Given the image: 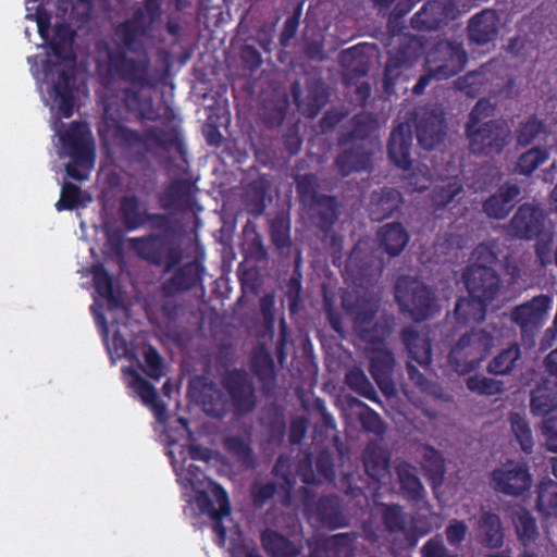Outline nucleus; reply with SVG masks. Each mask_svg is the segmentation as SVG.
<instances>
[{"label": "nucleus", "instance_id": "1", "mask_svg": "<svg viewBox=\"0 0 557 557\" xmlns=\"http://www.w3.org/2000/svg\"><path fill=\"white\" fill-rule=\"evenodd\" d=\"M90 274L96 293L107 300L113 314L112 324L115 330L112 345L116 358L124 361L121 367L122 380L128 394L139 399V321L132 318L131 308L123 302L103 263L92 264Z\"/></svg>", "mask_w": 557, "mask_h": 557}, {"label": "nucleus", "instance_id": "2", "mask_svg": "<svg viewBox=\"0 0 557 557\" xmlns=\"http://www.w3.org/2000/svg\"><path fill=\"white\" fill-rule=\"evenodd\" d=\"M342 306L352 318L355 332L366 343L364 351L370 361L369 371L372 377L385 396H394L396 387L392 374L396 362L392 349L384 342V337L389 334V329L374 322L377 301L351 290L343 294Z\"/></svg>", "mask_w": 557, "mask_h": 557}, {"label": "nucleus", "instance_id": "3", "mask_svg": "<svg viewBox=\"0 0 557 557\" xmlns=\"http://www.w3.org/2000/svg\"><path fill=\"white\" fill-rule=\"evenodd\" d=\"M139 120V89H124L104 104L103 121L98 127L101 145L107 149H129L139 144V133L122 122Z\"/></svg>", "mask_w": 557, "mask_h": 557}, {"label": "nucleus", "instance_id": "4", "mask_svg": "<svg viewBox=\"0 0 557 557\" xmlns=\"http://www.w3.org/2000/svg\"><path fill=\"white\" fill-rule=\"evenodd\" d=\"M493 108L487 100H480L472 109L466 126L469 148L472 153L493 157L499 154L511 139L509 126L498 120L483 122L492 114Z\"/></svg>", "mask_w": 557, "mask_h": 557}, {"label": "nucleus", "instance_id": "5", "mask_svg": "<svg viewBox=\"0 0 557 557\" xmlns=\"http://www.w3.org/2000/svg\"><path fill=\"white\" fill-rule=\"evenodd\" d=\"M423 41L409 34H397L388 40V60L385 65L383 86L387 94L395 92V85L403 73L422 55Z\"/></svg>", "mask_w": 557, "mask_h": 557}, {"label": "nucleus", "instance_id": "6", "mask_svg": "<svg viewBox=\"0 0 557 557\" xmlns=\"http://www.w3.org/2000/svg\"><path fill=\"white\" fill-rule=\"evenodd\" d=\"M494 346V336L484 329L465 333L449 352V363L458 373L474 370Z\"/></svg>", "mask_w": 557, "mask_h": 557}, {"label": "nucleus", "instance_id": "7", "mask_svg": "<svg viewBox=\"0 0 557 557\" xmlns=\"http://www.w3.org/2000/svg\"><path fill=\"white\" fill-rule=\"evenodd\" d=\"M468 55L461 42L440 40L426 53L425 64L432 66L437 81L447 79L461 72Z\"/></svg>", "mask_w": 557, "mask_h": 557}, {"label": "nucleus", "instance_id": "8", "mask_svg": "<svg viewBox=\"0 0 557 557\" xmlns=\"http://www.w3.org/2000/svg\"><path fill=\"white\" fill-rule=\"evenodd\" d=\"M399 306L416 321L425 319L432 306V293L428 286L409 276L400 277L395 286Z\"/></svg>", "mask_w": 557, "mask_h": 557}, {"label": "nucleus", "instance_id": "9", "mask_svg": "<svg viewBox=\"0 0 557 557\" xmlns=\"http://www.w3.org/2000/svg\"><path fill=\"white\" fill-rule=\"evenodd\" d=\"M532 485V478L527 466L508 461L494 469L490 474V486L497 493L517 497Z\"/></svg>", "mask_w": 557, "mask_h": 557}, {"label": "nucleus", "instance_id": "10", "mask_svg": "<svg viewBox=\"0 0 557 557\" xmlns=\"http://www.w3.org/2000/svg\"><path fill=\"white\" fill-rule=\"evenodd\" d=\"M545 221L546 214L540 206L523 203L506 224V236L511 239L531 240L542 234Z\"/></svg>", "mask_w": 557, "mask_h": 557}, {"label": "nucleus", "instance_id": "11", "mask_svg": "<svg viewBox=\"0 0 557 557\" xmlns=\"http://www.w3.org/2000/svg\"><path fill=\"white\" fill-rule=\"evenodd\" d=\"M55 78L52 81V96L57 102L58 113L69 119L73 115L75 106L76 66L74 61L54 65Z\"/></svg>", "mask_w": 557, "mask_h": 557}, {"label": "nucleus", "instance_id": "12", "mask_svg": "<svg viewBox=\"0 0 557 557\" xmlns=\"http://www.w3.org/2000/svg\"><path fill=\"white\" fill-rule=\"evenodd\" d=\"M226 389L234 413L245 416L257 406V394L249 375L244 371L234 370L226 373L222 380Z\"/></svg>", "mask_w": 557, "mask_h": 557}, {"label": "nucleus", "instance_id": "13", "mask_svg": "<svg viewBox=\"0 0 557 557\" xmlns=\"http://www.w3.org/2000/svg\"><path fill=\"white\" fill-rule=\"evenodd\" d=\"M552 298L547 295H539L531 300L513 307L509 312V319L519 326L522 336L533 334L539 330L548 313Z\"/></svg>", "mask_w": 557, "mask_h": 557}, {"label": "nucleus", "instance_id": "14", "mask_svg": "<svg viewBox=\"0 0 557 557\" xmlns=\"http://www.w3.org/2000/svg\"><path fill=\"white\" fill-rule=\"evenodd\" d=\"M462 281L470 296L486 302L496 298L502 286L500 277L493 268L480 265H468Z\"/></svg>", "mask_w": 557, "mask_h": 557}, {"label": "nucleus", "instance_id": "15", "mask_svg": "<svg viewBox=\"0 0 557 557\" xmlns=\"http://www.w3.org/2000/svg\"><path fill=\"white\" fill-rule=\"evenodd\" d=\"M458 10L453 0H430L411 18L419 30H435L455 20Z\"/></svg>", "mask_w": 557, "mask_h": 557}, {"label": "nucleus", "instance_id": "16", "mask_svg": "<svg viewBox=\"0 0 557 557\" xmlns=\"http://www.w3.org/2000/svg\"><path fill=\"white\" fill-rule=\"evenodd\" d=\"M445 120L441 108L424 109L418 113L417 137L425 149L440 145L446 135Z\"/></svg>", "mask_w": 557, "mask_h": 557}, {"label": "nucleus", "instance_id": "17", "mask_svg": "<svg viewBox=\"0 0 557 557\" xmlns=\"http://www.w3.org/2000/svg\"><path fill=\"white\" fill-rule=\"evenodd\" d=\"M60 140L72 160L76 162L95 160L94 143L86 126L79 122H72L60 136Z\"/></svg>", "mask_w": 557, "mask_h": 557}, {"label": "nucleus", "instance_id": "18", "mask_svg": "<svg viewBox=\"0 0 557 557\" xmlns=\"http://www.w3.org/2000/svg\"><path fill=\"white\" fill-rule=\"evenodd\" d=\"M499 28V14L493 9L482 10L468 21V39L478 46L487 45L497 38Z\"/></svg>", "mask_w": 557, "mask_h": 557}, {"label": "nucleus", "instance_id": "19", "mask_svg": "<svg viewBox=\"0 0 557 557\" xmlns=\"http://www.w3.org/2000/svg\"><path fill=\"white\" fill-rule=\"evenodd\" d=\"M520 195L519 185L505 183L484 200L483 212L491 219L504 220L519 201Z\"/></svg>", "mask_w": 557, "mask_h": 557}, {"label": "nucleus", "instance_id": "20", "mask_svg": "<svg viewBox=\"0 0 557 557\" xmlns=\"http://www.w3.org/2000/svg\"><path fill=\"white\" fill-rule=\"evenodd\" d=\"M191 393L203 412L212 418L221 419L230 411L228 400L213 382H198Z\"/></svg>", "mask_w": 557, "mask_h": 557}, {"label": "nucleus", "instance_id": "21", "mask_svg": "<svg viewBox=\"0 0 557 557\" xmlns=\"http://www.w3.org/2000/svg\"><path fill=\"white\" fill-rule=\"evenodd\" d=\"M377 148L375 140L354 143L351 149L343 151L336 158V165L343 175L367 171L372 166V156Z\"/></svg>", "mask_w": 557, "mask_h": 557}, {"label": "nucleus", "instance_id": "22", "mask_svg": "<svg viewBox=\"0 0 557 557\" xmlns=\"http://www.w3.org/2000/svg\"><path fill=\"white\" fill-rule=\"evenodd\" d=\"M311 518L329 529L347 525L348 519L337 496L321 497L315 504L308 505Z\"/></svg>", "mask_w": 557, "mask_h": 557}, {"label": "nucleus", "instance_id": "23", "mask_svg": "<svg viewBox=\"0 0 557 557\" xmlns=\"http://www.w3.org/2000/svg\"><path fill=\"white\" fill-rule=\"evenodd\" d=\"M516 140L523 147L543 144L544 148H553L557 145V135L552 133L542 121L529 117L516 129Z\"/></svg>", "mask_w": 557, "mask_h": 557}, {"label": "nucleus", "instance_id": "24", "mask_svg": "<svg viewBox=\"0 0 557 557\" xmlns=\"http://www.w3.org/2000/svg\"><path fill=\"white\" fill-rule=\"evenodd\" d=\"M141 258L154 264H165L170 270L177 264L182 258L177 248L171 247L163 238L152 237L141 239Z\"/></svg>", "mask_w": 557, "mask_h": 557}, {"label": "nucleus", "instance_id": "25", "mask_svg": "<svg viewBox=\"0 0 557 557\" xmlns=\"http://www.w3.org/2000/svg\"><path fill=\"white\" fill-rule=\"evenodd\" d=\"M412 135L409 124L398 125L391 134L388 154L391 160L401 169H408L411 163L410 150Z\"/></svg>", "mask_w": 557, "mask_h": 557}, {"label": "nucleus", "instance_id": "26", "mask_svg": "<svg viewBox=\"0 0 557 557\" xmlns=\"http://www.w3.org/2000/svg\"><path fill=\"white\" fill-rule=\"evenodd\" d=\"M504 528L498 515L482 511L478 522L479 542L487 548H500L504 544Z\"/></svg>", "mask_w": 557, "mask_h": 557}, {"label": "nucleus", "instance_id": "27", "mask_svg": "<svg viewBox=\"0 0 557 557\" xmlns=\"http://www.w3.org/2000/svg\"><path fill=\"white\" fill-rule=\"evenodd\" d=\"M107 77L109 81H139V62L127 58L124 51H112L108 55Z\"/></svg>", "mask_w": 557, "mask_h": 557}, {"label": "nucleus", "instance_id": "28", "mask_svg": "<svg viewBox=\"0 0 557 557\" xmlns=\"http://www.w3.org/2000/svg\"><path fill=\"white\" fill-rule=\"evenodd\" d=\"M507 512L518 540L524 546L533 543L539 535V531L535 519L532 517L531 512L517 504L508 507Z\"/></svg>", "mask_w": 557, "mask_h": 557}, {"label": "nucleus", "instance_id": "29", "mask_svg": "<svg viewBox=\"0 0 557 557\" xmlns=\"http://www.w3.org/2000/svg\"><path fill=\"white\" fill-rule=\"evenodd\" d=\"M557 409V392L548 382L539 384L531 392L530 410L533 416L549 418Z\"/></svg>", "mask_w": 557, "mask_h": 557}, {"label": "nucleus", "instance_id": "30", "mask_svg": "<svg viewBox=\"0 0 557 557\" xmlns=\"http://www.w3.org/2000/svg\"><path fill=\"white\" fill-rule=\"evenodd\" d=\"M308 219L320 228H325L336 218L335 201L333 198L319 195L305 205Z\"/></svg>", "mask_w": 557, "mask_h": 557}, {"label": "nucleus", "instance_id": "31", "mask_svg": "<svg viewBox=\"0 0 557 557\" xmlns=\"http://www.w3.org/2000/svg\"><path fill=\"white\" fill-rule=\"evenodd\" d=\"M401 339L409 356L420 366H428L431 361V346L425 335H421L413 326L401 331Z\"/></svg>", "mask_w": 557, "mask_h": 557}, {"label": "nucleus", "instance_id": "32", "mask_svg": "<svg viewBox=\"0 0 557 557\" xmlns=\"http://www.w3.org/2000/svg\"><path fill=\"white\" fill-rule=\"evenodd\" d=\"M389 455L375 443L367 446L363 453L366 472L374 480L381 481L388 474Z\"/></svg>", "mask_w": 557, "mask_h": 557}, {"label": "nucleus", "instance_id": "33", "mask_svg": "<svg viewBox=\"0 0 557 557\" xmlns=\"http://www.w3.org/2000/svg\"><path fill=\"white\" fill-rule=\"evenodd\" d=\"M521 348L519 344L511 343L488 362L487 372L494 375H509L519 366Z\"/></svg>", "mask_w": 557, "mask_h": 557}, {"label": "nucleus", "instance_id": "34", "mask_svg": "<svg viewBox=\"0 0 557 557\" xmlns=\"http://www.w3.org/2000/svg\"><path fill=\"white\" fill-rule=\"evenodd\" d=\"M262 545L271 557H296L301 550L300 544L288 540L273 530H265L263 532Z\"/></svg>", "mask_w": 557, "mask_h": 557}, {"label": "nucleus", "instance_id": "35", "mask_svg": "<svg viewBox=\"0 0 557 557\" xmlns=\"http://www.w3.org/2000/svg\"><path fill=\"white\" fill-rule=\"evenodd\" d=\"M396 473L401 491L410 500L419 502L424 496V487L417 475V470L408 462H399L396 466Z\"/></svg>", "mask_w": 557, "mask_h": 557}, {"label": "nucleus", "instance_id": "36", "mask_svg": "<svg viewBox=\"0 0 557 557\" xmlns=\"http://www.w3.org/2000/svg\"><path fill=\"white\" fill-rule=\"evenodd\" d=\"M381 246L394 257L399 255L408 243V234L399 223H391L381 227L379 232Z\"/></svg>", "mask_w": 557, "mask_h": 557}, {"label": "nucleus", "instance_id": "37", "mask_svg": "<svg viewBox=\"0 0 557 557\" xmlns=\"http://www.w3.org/2000/svg\"><path fill=\"white\" fill-rule=\"evenodd\" d=\"M485 305L486 301L476 297L460 298L455 306V318L461 324L480 322L485 317Z\"/></svg>", "mask_w": 557, "mask_h": 557}, {"label": "nucleus", "instance_id": "38", "mask_svg": "<svg viewBox=\"0 0 557 557\" xmlns=\"http://www.w3.org/2000/svg\"><path fill=\"white\" fill-rule=\"evenodd\" d=\"M400 195L395 189L382 190L380 195L374 194L371 198L370 213L374 220H383L389 216L399 206Z\"/></svg>", "mask_w": 557, "mask_h": 557}, {"label": "nucleus", "instance_id": "39", "mask_svg": "<svg viewBox=\"0 0 557 557\" xmlns=\"http://www.w3.org/2000/svg\"><path fill=\"white\" fill-rule=\"evenodd\" d=\"M211 492L219 506L218 509H213L210 513L213 519V530L218 534L219 544L223 546L225 541V527L222 523V519L228 517L231 508L226 493L220 486L213 484Z\"/></svg>", "mask_w": 557, "mask_h": 557}, {"label": "nucleus", "instance_id": "40", "mask_svg": "<svg viewBox=\"0 0 557 557\" xmlns=\"http://www.w3.org/2000/svg\"><path fill=\"white\" fill-rule=\"evenodd\" d=\"M352 124L354 126L348 138L342 139V144L372 140L369 136L377 127V121L372 114L366 112L357 114L352 120Z\"/></svg>", "mask_w": 557, "mask_h": 557}, {"label": "nucleus", "instance_id": "41", "mask_svg": "<svg viewBox=\"0 0 557 557\" xmlns=\"http://www.w3.org/2000/svg\"><path fill=\"white\" fill-rule=\"evenodd\" d=\"M508 420L511 432L521 449L527 454H531L533 451L534 441L532 430L527 418L518 412H511Z\"/></svg>", "mask_w": 557, "mask_h": 557}, {"label": "nucleus", "instance_id": "42", "mask_svg": "<svg viewBox=\"0 0 557 557\" xmlns=\"http://www.w3.org/2000/svg\"><path fill=\"white\" fill-rule=\"evenodd\" d=\"M422 467L435 485L443 482L445 474V460L438 450L430 446L423 447Z\"/></svg>", "mask_w": 557, "mask_h": 557}, {"label": "nucleus", "instance_id": "43", "mask_svg": "<svg viewBox=\"0 0 557 557\" xmlns=\"http://www.w3.org/2000/svg\"><path fill=\"white\" fill-rule=\"evenodd\" d=\"M345 383L350 389L358 393L360 396L379 404L381 403L372 383L361 369L354 368L349 370L345 374Z\"/></svg>", "mask_w": 557, "mask_h": 557}, {"label": "nucleus", "instance_id": "44", "mask_svg": "<svg viewBox=\"0 0 557 557\" xmlns=\"http://www.w3.org/2000/svg\"><path fill=\"white\" fill-rule=\"evenodd\" d=\"M537 508L546 516H557V481L544 480L537 488Z\"/></svg>", "mask_w": 557, "mask_h": 557}, {"label": "nucleus", "instance_id": "45", "mask_svg": "<svg viewBox=\"0 0 557 557\" xmlns=\"http://www.w3.org/2000/svg\"><path fill=\"white\" fill-rule=\"evenodd\" d=\"M252 369L255 373L264 382H270L273 379V359L271 354L264 346L258 345L252 352Z\"/></svg>", "mask_w": 557, "mask_h": 557}, {"label": "nucleus", "instance_id": "46", "mask_svg": "<svg viewBox=\"0 0 557 557\" xmlns=\"http://www.w3.org/2000/svg\"><path fill=\"white\" fill-rule=\"evenodd\" d=\"M548 149L535 147L522 153L517 162L516 171L522 175H530L546 161Z\"/></svg>", "mask_w": 557, "mask_h": 557}, {"label": "nucleus", "instance_id": "47", "mask_svg": "<svg viewBox=\"0 0 557 557\" xmlns=\"http://www.w3.org/2000/svg\"><path fill=\"white\" fill-rule=\"evenodd\" d=\"M357 50H346L341 54V64L344 69L343 75L347 81L364 76L368 67L362 58L357 57Z\"/></svg>", "mask_w": 557, "mask_h": 557}, {"label": "nucleus", "instance_id": "48", "mask_svg": "<svg viewBox=\"0 0 557 557\" xmlns=\"http://www.w3.org/2000/svg\"><path fill=\"white\" fill-rule=\"evenodd\" d=\"M466 385L469 391L486 396L497 395L505 391L503 381L482 375L470 376L467 379Z\"/></svg>", "mask_w": 557, "mask_h": 557}, {"label": "nucleus", "instance_id": "49", "mask_svg": "<svg viewBox=\"0 0 557 557\" xmlns=\"http://www.w3.org/2000/svg\"><path fill=\"white\" fill-rule=\"evenodd\" d=\"M120 215L128 231L137 230L139 227V198L136 196L122 197Z\"/></svg>", "mask_w": 557, "mask_h": 557}, {"label": "nucleus", "instance_id": "50", "mask_svg": "<svg viewBox=\"0 0 557 557\" xmlns=\"http://www.w3.org/2000/svg\"><path fill=\"white\" fill-rule=\"evenodd\" d=\"M125 236L122 230H115L109 232L107 235V242L104 244L106 252L109 257L115 259L120 265L121 271H125Z\"/></svg>", "mask_w": 557, "mask_h": 557}, {"label": "nucleus", "instance_id": "51", "mask_svg": "<svg viewBox=\"0 0 557 557\" xmlns=\"http://www.w3.org/2000/svg\"><path fill=\"white\" fill-rule=\"evenodd\" d=\"M141 400L151 408L159 423H164L166 420V409L163 401L159 399L154 388L141 380Z\"/></svg>", "mask_w": 557, "mask_h": 557}, {"label": "nucleus", "instance_id": "52", "mask_svg": "<svg viewBox=\"0 0 557 557\" xmlns=\"http://www.w3.org/2000/svg\"><path fill=\"white\" fill-rule=\"evenodd\" d=\"M462 185L456 178L443 182L441 185L435 186L433 190V202L437 207L449 203L460 191Z\"/></svg>", "mask_w": 557, "mask_h": 557}, {"label": "nucleus", "instance_id": "53", "mask_svg": "<svg viewBox=\"0 0 557 557\" xmlns=\"http://www.w3.org/2000/svg\"><path fill=\"white\" fill-rule=\"evenodd\" d=\"M81 203V188L65 182L61 188L60 199L55 203V209L60 212L63 210H74Z\"/></svg>", "mask_w": 557, "mask_h": 557}, {"label": "nucleus", "instance_id": "54", "mask_svg": "<svg viewBox=\"0 0 557 557\" xmlns=\"http://www.w3.org/2000/svg\"><path fill=\"white\" fill-rule=\"evenodd\" d=\"M177 475L184 485H189L197 493H202L206 485V475L197 466L188 463L187 467L181 469Z\"/></svg>", "mask_w": 557, "mask_h": 557}, {"label": "nucleus", "instance_id": "55", "mask_svg": "<svg viewBox=\"0 0 557 557\" xmlns=\"http://www.w3.org/2000/svg\"><path fill=\"white\" fill-rule=\"evenodd\" d=\"M537 428L544 440V447L552 453H557V416L542 419Z\"/></svg>", "mask_w": 557, "mask_h": 557}, {"label": "nucleus", "instance_id": "56", "mask_svg": "<svg viewBox=\"0 0 557 557\" xmlns=\"http://www.w3.org/2000/svg\"><path fill=\"white\" fill-rule=\"evenodd\" d=\"M383 521L389 532L404 531L406 528V518L401 508L397 505L386 506L383 511Z\"/></svg>", "mask_w": 557, "mask_h": 557}, {"label": "nucleus", "instance_id": "57", "mask_svg": "<svg viewBox=\"0 0 557 557\" xmlns=\"http://www.w3.org/2000/svg\"><path fill=\"white\" fill-rule=\"evenodd\" d=\"M117 33L122 34L127 47L139 41V9H135L132 18L120 25Z\"/></svg>", "mask_w": 557, "mask_h": 557}, {"label": "nucleus", "instance_id": "58", "mask_svg": "<svg viewBox=\"0 0 557 557\" xmlns=\"http://www.w3.org/2000/svg\"><path fill=\"white\" fill-rule=\"evenodd\" d=\"M407 372L413 384L420 387L422 392H425L435 397H440L442 395L441 388L435 383L425 379L424 375L419 372V370L411 362L407 363Z\"/></svg>", "mask_w": 557, "mask_h": 557}, {"label": "nucleus", "instance_id": "59", "mask_svg": "<svg viewBox=\"0 0 557 557\" xmlns=\"http://www.w3.org/2000/svg\"><path fill=\"white\" fill-rule=\"evenodd\" d=\"M357 414L362 428L367 431L373 432L377 435H381L385 432V425L380 416L369 407L358 411Z\"/></svg>", "mask_w": 557, "mask_h": 557}, {"label": "nucleus", "instance_id": "60", "mask_svg": "<svg viewBox=\"0 0 557 557\" xmlns=\"http://www.w3.org/2000/svg\"><path fill=\"white\" fill-rule=\"evenodd\" d=\"M317 187L318 178L313 174H306L298 178L297 190L301 197L304 206L319 196Z\"/></svg>", "mask_w": 557, "mask_h": 557}, {"label": "nucleus", "instance_id": "61", "mask_svg": "<svg viewBox=\"0 0 557 557\" xmlns=\"http://www.w3.org/2000/svg\"><path fill=\"white\" fill-rule=\"evenodd\" d=\"M225 448L238 457L243 462L250 465L251 450L247 443L238 436H230L224 440Z\"/></svg>", "mask_w": 557, "mask_h": 557}, {"label": "nucleus", "instance_id": "62", "mask_svg": "<svg viewBox=\"0 0 557 557\" xmlns=\"http://www.w3.org/2000/svg\"><path fill=\"white\" fill-rule=\"evenodd\" d=\"M535 244V255L541 265L545 267L552 260L553 234H541Z\"/></svg>", "mask_w": 557, "mask_h": 557}, {"label": "nucleus", "instance_id": "63", "mask_svg": "<svg viewBox=\"0 0 557 557\" xmlns=\"http://www.w3.org/2000/svg\"><path fill=\"white\" fill-rule=\"evenodd\" d=\"M271 236L278 249L289 246L288 224L283 219H276L271 224Z\"/></svg>", "mask_w": 557, "mask_h": 557}, {"label": "nucleus", "instance_id": "64", "mask_svg": "<svg viewBox=\"0 0 557 557\" xmlns=\"http://www.w3.org/2000/svg\"><path fill=\"white\" fill-rule=\"evenodd\" d=\"M422 557H457L449 554L443 541L440 537H434L428 541L421 548Z\"/></svg>", "mask_w": 557, "mask_h": 557}]
</instances>
